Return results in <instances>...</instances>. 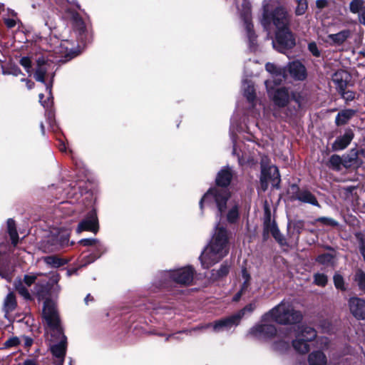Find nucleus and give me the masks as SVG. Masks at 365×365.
I'll return each mask as SVG.
<instances>
[{
  "label": "nucleus",
  "instance_id": "f257e3e1",
  "mask_svg": "<svg viewBox=\"0 0 365 365\" xmlns=\"http://www.w3.org/2000/svg\"><path fill=\"white\" fill-rule=\"evenodd\" d=\"M232 177V172L228 167L222 169L218 173L216 178L217 186L209 189L200 200L199 205L202 213L205 204L212 209L216 207L218 212L217 215L220 216V218L222 217L226 210L227 203L230 197V192L227 186L230 183Z\"/></svg>",
  "mask_w": 365,
  "mask_h": 365
},
{
  "label": "nucleus",
  "instance_id": "f03ea898",
  "mask_svg": "<svg viewBox=\"0 0 365 365\" xmlns=\"http://www.w3.org/2000/svg\"><path fill=\"white\" fill-rule=\"evenodd\" d=\"M43 317L51 329L52 335H56L59 339L58 343L51 345L50 347L51 351L56 359L54 364L56 365H63L67 349V338L60 325L58 313L53 301L46 299L44 302Z\"/></svg>",
  "mask_w": 365,
  "mask_h": 365
},
{
  "label": "nucleus",
  "instance_id": "7ed1b4c3",
  "mask_svg": "<svg viewBox=\"0 0 365 365\" xmlns=\"http://www.w3.org/2000/svg\"><path fill=\"white\" fill-rule=\"evenodd\" d=\"M228 250L227 231L218 224L210 242L199 257L202 267L208 269L213 266L227 255Z\"/></svg>",
  "mask_w": 365,
  "mask_h": 365
},
{
  "label": "nucleus",
  "instance_id": "20e7f679",
  "mask_svg": "<svg viewBox=\"0 0 365 365\" xmlns=\"http://www.w3.org/2000/svg\"><path fill=\"white\" fill-rule=\"evenodd\" d=\"M265 68L271 74V78L265 81L268 95L275 106L284 108L289 101L288 90L285 88H274V85H279L285 80V71L282 68L271 63H267Z\"/></svg>",
  "mask_w": 365,
  "mask_h": 365
},
{
  "label": "nucleus",
  "instance_id": "39448f33",
  "mask_svg": "<svg viewBox=\"0 0 365 365\" xmlns=\"http://www.w3.org/2000/svg\"><path fill=\"white\" fill-rule=\"evenodd\" d=\"M302 319V312L296 309L292 302L285 299L263 315L264 321L272 319L273 322L283 325L296 324Z\"/></svg>",
  "mask_w": 365,
  "mask_h": 365
},
{
  "label": "nucleus",
  "instance_id": "423d86ee",
  "mask_svg": "<svg viewBox=\"0 0 365 365\" xmlns=\"http://www.w3.org/2000/svg\"><path fill=\"white\" fill-rule=\"evenodd\" d=\"M289 15L287 9L282 6H277L275 9L269 12L268 4L263 6V14L261 19V24L266 30H269L271 25L273 24L277 31L289 28Z\"/></svg>",
  "mask_w": 365,
  "mask_h": 365
},
{
  "label": "nucleus",
  "instance_id": "0eeeda50",
  "mask_svg": "<svg viewBox=\"0 0 365 365\" xmlns=\"http://www.w3.org/2000/svg\"><path fill=\"white\" fill-rule=\"evenodd\" d=\"M74 6L78 7L76 4L71 3L67 0H65L62 4L61 10L64 11L66 18L69 20L78 41L83 42L85 39L86 26L83 19L74 10Z\"/></svg>",
  "mask_w": 365,
  "mask_h": 365
},
{
  "label": "nucleus",
  "instance_id": "6e6552de",
  "mask_svg": "<svg viewBox=\"0 0 365 365\" xmlns=\"http://www.w3.org/2000/svg\"><path fill=\"white\" fill-rule=\"evenodd\" d=\"M272 319L263 320L262 317L260 323L253 326L249 330L248 334L259 340L268 341L274 339L276 335L281 336L282 333V328L277 329L276 326L270 322Z\"/></svg>",
  "mask_w": 365,
  "mask_h": 365
},
{
  "label": "nucleus",
  "instance_id": "1a4fd4ad",
  "mask_svg": "<svg viewBox=\"0 0 365 365\" xmlns=\"http://www.w3.org/2000/svg\"><path fill=\"white\" fill-rule=\"evenodd\" d=\"M236 7L240 18L244 21V25L249 41L251 50H255L256 36L253 31V25L251 22V6L248 0H235Z\"/></svg>",
  "mask_w": 365,
  "mask_h": 365
},
{
  "label": "nucleus",
  "instance_id": "9d476101",
  "mask_svg": "<svg viewBox=\"0 0 365 365\" xmlns=\"http://www.w3.org/2000/svg\"><path fill=\"white\" fill-rule=\"evenodd\" d=\"M317 337L316 330L308 326H303L292 341V346L296 351L299 354H306L309 351V342Z\"/></svg>",
  "mask_w": 365,
  "mask_h": 365
},
{
  "label": "nucleus",
  "instance_id": "9b49d317",
  "mask_svg": "<svg viewBox=\"0 0 365 365\" xmlns=\"http://www.w3.org/2000/svg\"><path fill=\"white\" fill-rule=\"evenodd\" d=\"M195 270L191 266H187L175 270L166 271L164 277L182 285H190L194 277Z\"/></svg>",
  "mask_w": 365,
  "mask_h": 365
},
{
  "label": "nucleus",
  "instance_id": "f8f14e48",
  "mask_svg": "<svg viewBox=\"0 0 365 365\" xmlns=\"http://www.w3.org/2000/svg\"><path fill=\"white\" fill-rule=\"evenodd\" d=\"M55 63L53 61L46 58L39 57L36 60L34 78L37 81L45 83L46 78L51 77V80L54 76Z\"/></svg>",
  "mask_w": 365,
  "mask_h": 365
},
{
  "label": "nucleus",
  "instance_id": "ddd939ff",
  "mask_svg": "<svg viewBox=\"0 0 365 365\" xmlns=\"http://www.w3.org/2000/svg\"><path fill=\"white\" fill-rule=\"evenodd\" d=\"M273 47L281 53L293 48L295 38L289 29H284L276 31L275 39L272 41Z\"/></svg>",
  "mask_w": 365,
  "mask_h": 365
},
{
  "label": "nucleus",
  "instance_id": "4468645a",
  "mask_svg": "<svg viewBox=\"0 0 365 365\" xmlns=\"http://www.w3.org/2000/svg\"><path fill=\"white\" fill-rule=\"evenodd\" d=\"M55 53L59 55L56 61L61 62H66L78 55L75 43L68 39L59 42V45L55 48Z\"/></svg>",
  "mask_w": 365,
  "mask_h": 365
},
{
  "label": "nucleus",
  "instance_id": "2eb2a0df",
  "mask_svg": "<svg viewBox=\"0 0 365 365\" xmlns=\"http://www.w3.org/2000/svg\"><path fill=\"white\" fill-rule=\"evenodd\" d=\"M98 220L95 210L88 213L86 217L78 224L76 232L90 231L96 233L98 231Z\"/></svg>",
  "mask_w": 365,
  "mask_h": 365
},
{
  "label": "nucleus",
  "instance_id": "dca6fc26",
  "mask_svg": "<svg viewBox=\"0 0 365 365\" xmlns=\"http://www.w3.org/2000/svg\"><path fill=\"white\" fill-rule=\"evenodd\" d=\"M236 130L237 131L240 132V129L235 125V123L233 120H232L231 126H230V135L231 138L233 143V155H236L238 158V162L240 165H252L255 163V159L253 157L248 156L247 153L245 151H242V155L240 154V153L237 152V144L236 142V140L234 137V130Z\"/></svg>",
  "mask_w": 365,
  "mask_h": 365
},
{
  "label": "nucleus",
  "instance_id": "f3484780",
  "mask_svg": "<svg viewBox=\"0 0 365 365\" xmlns=\"http://www.w3.org/2000/svg\"><path fill=\"white\" fill-rule=\"evenodd\" d=\"M242 89L244 96L247 98V101L250 103L254 111V115H259L258 110L262 107V105L259 104V108H257V102L255 97V89L253 83L248 80H244L242 81Z\"/></svg>",
  "mask_w": 365,
  "mask_h": 365
},
{
  "label": "nucleus",
  "instance_id": "a211bd4d",
  "mask_svg": "<svg viewBox=\"0 0 365 365\" xmlns=\"http://www.w3.org/2000/svg\"><path fill=\"white\" fill-rule=\"evenodd\" d=\"M239 323L240 320L235 314L230 317L215 322V323L212 324V327L214 331L220 332L224 330H229L232 327L237 326ZM211 326V324H205V326L201 327L200 328L207 329Z\"/></svg>",
  "mask_w": 365,
  "mask_h": 365
},
{
  "label": "nucleus",
  "instance_id": "6ab92c4d",
  "mask_svg": "<svg viewBox=\"0 0 365 365\" xmlns=\"http://www.w3.org/2000/svg\"><path fill=\"white\" fill-rule=\"evenodd\" d=\"M269 233L281 245L286 244V240L279 232L276 222L274 221H272L270 215L267 214L264 222V235Z\"/></svg>",
  "mask_w": 365,
  "mask_h": 365
},
{
  "label": "nucleus",
  "instance_id": "aec40b11",
  "mask_svg": "<svg viewBox=\"0 0 365 365\" xmlns=\"http://www.w3.org/2000/svg\"><path fill=\"white\" fill-rule=\"evenodd\" d=\"M260 180L262 185L271 181L273 186L277 187L280 182V175L277 167L271 165L267 168L262 165Z\"/></svg>",
  "mask_w": 365,
  "mask_h": 365
},
{
  "label": "nucleus",
  "instance_id": "412c9836",
  "mask_svg": "<svg viewBox=\"0 0 365 365\" xmlns=\"http://www.w3.org/2000/svg\"><path fill=\"white\" fill-rule=\"evenodd\" d=\"M349 307L351 314L357 319H365V300L357 297H351L349 300Z\"/></svg>",
  "mask_w": 365,
  "mask_h": 365
},
{
  "label": "nucleus",
  "instance_id": "4be33fe9",
  "mask_svg": "<svg viewBox=\"0 0 365 365\" xmlns=\"http://www.w3.org/2000/svg\"><path fill=\"white\" fill-rule=\"evenodd\" d=\"M282 334L281 336H275L274 341L272 344V348L278 352L283 353L287 351L289 347V334L290 331L288 329L282 328Z\"/></svg>",
  "mask_w": 365,
  "mask_h": 365
},
{
  "label": "nucleus",
  "instance_id": "5701e85b",
  "mask_svg": "<svg viewBox=\"0 0 365 365\" xmlns=\"http://www.w3.org/2000/svg\"><path fill=\"white\" fill-rule=\"evenodd\" d=\"M288 70L290 76L295 80L304 81L307 76V69L299 61L289 63Z\"/></svg>",
  "mask_w": 365,
  "mask_h": 365
},
{
  "label": "nucleus",
  "instance_id": "b1692460",
  "mask_svg": "<svg viewBox=\"0 0 365 365\" xmlns=\"http://www.w3.org/2000/svg\"><path fill=\"white\" fill-rule=\"evenodd\" d=\"M344 168H357L362 161L359 158V150L351 149L347 154L343 155Z\"/></svg>",
  "mask_w": 365,
  "mask_h": 365
},
{
  "label": "nucleus",
  "instance_id": "393cba45",
  "mask_svg": "<svg viewBox=\"0 0 365 365\" xmlns=\"http://www.w3.org/2000/svg\"><path fill=\"white\" fill-rule=\"evenodd\" d=\"M349 74L343 70L337 71L332 76V81L339 91H344L349 81Z\"/></svg>",
  "mask_w": 365,
  "mask_h": 365
},
{
  "label": "nucleus",
  "instance_id": "a878e982",
  "mask_svg": "<svg viewBox=\"0 0 365 365\" xmlns=\"http://www.w3.org/2000/svg\"><path fill=\"white\" fill-rule=\"evenodd\" d=\"M354 138V133L351 130H346L341 136L336 138L332 144L334 150H341L345 149L351 143Z\"/></svg>",
  "mask_w": 365,
  "mask_h": 365
},
{
  "label": "nucleus",
  "instance_id": "bb28decb",
  "mask_svg": "<svg viewBox=\"0 0 365 365\" xmlns=\"http://www.w3.org/2000/svg\"><path fill=\"white\" fill-rule=\"evenodd\" d=\"M351 36V31L348 29L341 31L334 34H329L327 41L332 46H340L344 43Z\"/></svg>",
  "mask_w": 365,
  "mask_h": 365
},
{
  "label": "nucleus",
  "instance_id": "cd10ccee",
  "mask_svg": "<svg viewBox=\"0 0 365 365\" xmlns=\"http://www.w3.org/2000/svg\"><path fill=\"white\" fill-rule=\"evenodd\" d=\"M106 248L105 245L98 240V243L94 247L93 253L85 257L83 259V265L93 262L96 259L99 258L104 252Z\"/></svg>",
  "mask_w": 365,
  "mask_h": 365
},
{
  "label": "nucleus",
  "instance_id": "c85d7f7f",
  "mask_svg": "<svg viewBox=\"0 0 365 365\" xmlns=\"http://www.w3.org/2000/svg\"><path fill=\"white\" fill-rule=\"evenodd\" d=\"M308 362L309 365H327V356L322 351H315L309 355Z\"/></svg>",
  "mask_w": 365,
  "mask_h": 365
},
{
  "label": "nucleus",
  "instance_id": "c756f323",
  "mask_svg": "<svg viewBox=\"0 0 365 365\" xmlns=\"http://www.w3.org/2000/svg\"><path fill=\"white\" fill-rule=\"evenodd\" d=\"M296 198L302 202L309 203L315 206H319L314 195L308 190H299L297 194Z\"/></svg>",
  "mask_w": 365,
  "mask_h": 365
},
{
  "label": "nucleus",
  "instance_id": "7c9ffc66",
  "mask_svg": "<svg viewBox=\"0 0 365 365\" xmlns=\"http://www.w3.org/2000/svg\"><path fill=\"white\" fill-rule=\"evenodd\" d=\"M16 297L13 292H9L4 299L3 310L5 314L14 311L16 307Z\"/></svg>",
  "mask_w": 365,
  "mask_h": 365
},
{
  "label": "nucleus",
  "instance_id": "2f4dec72",
  "mask_svg": "<svg viewBox=\"0 0 365 365\" xmlns=\"http://www.w3.org/2000/svg\"><path fill=\"white\" fill-rule=\"evenodd\" d=\"M355 114V110L352 109L343 110L339 112L336 117V123L337 125L346 124L351 118Z\"/></svg>",
  "mask_w": 365,
  "mask_h": 365
},
{
  "label": "nucleus",
  "instance_id": "473e14b6",
  "mask_svg": "<svg viewBox=\"0 0 365 365\" xmlns=\"http://www.w3.org/2000/svg\"><path fill=\"white\" fill-rule=\"evenodd\" d=\"M327 166L334 171H341L344 168V159L338 155H332L327 163Z\"/></svg>",
  "mask_w": 365,
  "mask_h": 365
},
{
  "label": "nucleus",
  "instance_id": "72a5a7b5",
  "mask_svg": "<svg viewBox=\"0 0 365 365\" xmlns=\"http://www.w3.org/2000/svg\"><path fill=\"white\" fill-rule=\"evenodd\" d=\"M230 270V265L227 263L222 264L219 269H212L211 272V278L212 280L219 279L226 276Z\"/></svg>",
  "mask_w": 365,
  "mask_h": 365
},
{
  "label": "nucleus",
  "instance_id": "f704fd0d",
  "mask_svg": "<svg viewBox=\"0 0 365 365\" xmlns=\"http://www.w3.org/2000/svg\"><path fill=\"white\" fill-rule=\"evenodd\" d=\"M7 230L12 244L16 245L18 243L19 236L16 229L15 222L12 219L7 220Z\"/></svg>",
  "mask_w": 365,
  "mask_h": 365
},
{
  "label": "nucleus",
  "instance_id": "c9c22d12",
  "mask_svg": "<svg viewBox=\"0 0 365 365\" xmlns=\"http://www.w3.org/2000/svg\"><path fill=\"white\" fill-rule=\"evenodd\" d=\"M239 218V205L237 203H234L227 214V220L230 223H235Z\"/></svg>",
  "mask_w": 365,
  "mask_h": 365
},
{
  "label": "nucleus",
  "instance_id": "e433bc0d",
  "mask_svg": "<svg viewBox=\"0 0 365 365\" xmlns=\"http://www.w3.org/2000/svg\"><path fill=\"white\" fill-rule=\"evenodd\" d=\"M2 73L4 75H12L14 76H18L20 75L24 76L20 68L15 64H9L6 66L3 67Z\"/></svg>",
  "mask_w": 365,
  "mask_h": 365
},
{
  "label": "nucleus",
  "instance_id": "4c0bfd02",
  "mask_svg": "<svg viewBox=\"0 0 365 365\" xmlns=\"http://www.w3.org/2000/svg\"><path fill=\"white\" fill-rule=\"evenodd\" d=\"M354 282L357 284L359 289L365 293V272L358 269L354 275Z\"/></svg>",
  "mask_w": 365,
  "mask_h": 365
},
{
  "label": "nucleus",
  "instance_id": "58836bf2",
  "mask_svg": "<svg viewBox=\"0 0 365 365\" xmlns=\"http://www.w3.org/2000/svg\"><path fill=\"white\" fill-rule=\"evenodd\" d=\"M46 93H47V101H43V98H44V95L42 94V93H40L39 94V101L40 103H41V105L44 107V108H49L51 104H52V101H51V98H52V94H51V84H47L46 85Z\"/></svg>",
  "mask_w": 365,
  "mask_h": 365
},
{
  "label": "nucleus",
  "instance_id": "ea45409f",
  "mask_svg": "<svg viewBox=\"0 0 365 365\" xmlns=\"http://www.w3.org/2000/svg\"><path fill=\"white\" fill-rule=\"evenodd\" d=\"M44 262L53 267H59L66 264V261L56 256H48L44 257Z\"/></svg>",
  "mask_w": 365,
  "mask_h": 365
},
{
  "label": "nucleus",
  "instance_id": "a19ab883",
  "mask_svg": "<svg viewBox=\"0 0 365 365\" xmlns=\"http://www.w3.org/2000/svg\"><path fill=\"white\" fill-rule=\"evenodd\" d=\"M333 281L336 289L343 292L346 290V286L341 274L338 272L335 273L333 277Z\"/></svg>",
  "mask_w": 365,
  "mask_h": 365
},
{
  "label": "nucleus",
  "instance_id": "79ce46f5",
  "mask_svg": "<svg viewBox=\"0 0 365 365\" xmlns=\"http://www.w3.org/2000/svg\"><path fill=\"white\" fill-rule=\"evenodd\" d=\"M363 0H352L349 4L350 11L353 14H358V16L361 11L364 9Z\"/></svg>",
  "mask_w": 365,
  "mask_h": 365
},
{
  "label": "nucleus",
  "instance_id": "37998d69",
  "mask_svg": "<svg viewBox=\"0 0 365 365\" xmlns=\"http://www.w3.org/2000/svg\"><path fill=\"white\" fill-rule=\"evenodd\" d=\"M14 286L16 289V291L21 294L22 297H24L25 299H28L31 298L30 294L26 289V287L23 284V282L21 279L18 281H15Z\"/></svg>",
  "mask_w": 365,
  "mask_h": 365
},
{
  "label": "nucleus",
  "instance_id": "c03bdc74",
  "mask_svg": "<svg viewBox=\"0 0 365 365\" xmlns=\"http://www.w3.org/2000/svg\"><path fill=\"white\" fill-rule=\"evenodd\" d=\"M317 261L324 265L333 264L334 255L330 253H324L317 257Z\"/></svg>",
  "mask_w": 365,
  "mask_h": 365
},
{
  "label": "nucleus",
  "instance_id": "a18cd8bd",
  "mask_svg": "<svg viewBox=\"0 0 365 365\" xmlns=\"http://www.w3.org/2000/svg\"><path fill=\"white\" fill-rule=\"evenodd\" d=\"M19 63L21 66L24 67L26 72L29 74V76L31 75L33 69H32V61L30 57L29 56H23L19 60Z\"/></svg>",
  "mask_w": 365,
  "mask_h": 365
},
{
  "label": "nucleus",
  "instance_id": "49530a36",
  "mask_svg": "<svg viewBox=\"0 0 365 365\" xmlns=\"http://www.w3.org/2000/svg\"><path fill=\"white\" fill-rule=\"evenodd\" d=\"M242 278L243 279V283L241 285L240 290L243 293H245V292L247 290V289L250 287V275L247 272V271L245 269H243L242 270Z\"/></svg>",
  "mask_w": 365,
  "mask_h": 365
},
{
  "label": "nucleus",
  "instance_id": "de8ad7c7",
  "mask_svg": "<svg viewBox=\"0 0 365 365\" xmlns=\"http://www.w3.org/2000/svg\"><path fill=\"white\" fill-rule=\"evenodd\" d=\"M256 306L254 303H250L247 305H246L243 309H242L240 311H239L237 313L235 314L238 319L240 321V319L246 314H251L255 309Z\"/></svg>",
  "mask_w": 365,
  "mask_h": 365
},
{
  "label": "nucleus",
  "instance_id": "09e8293b",
  "mask_svg": "<svg viewBox=\"0 0 365 365\" xmlns=\"http://www.w3.org/2000/svg\"><path fill=\"white\" fill-rule=\"evenodd\" d=\"M314 282L315 284L321 287H324L327 284V276L322 273H317L314 275Z\"/></svg>",
  "mask_w": 365,
  "mask_h": 365
},
{
  "label": "nucleus",
  "instance_id": "8fccbe9b",
  "mask_svg": "<svg viewBox=\"0 0 365 365\" xmlns=\"http://www.w3.org/2000/svg\"><path fill=\"white\" fill-rule=\"evenodd\" d=\"M20 344V336H11L4 342V346L6 348L17 347Z\"/></svg>",
  "mask_w": 365,
  "mask_h": 365
},
{
  "label": "nucleus",
  "instance_id": "3c124183",
  "mask_svg": "<svg viewBox=\"0 0 365 365\" xmlns=\"http://www.w3.org/2000/svg\"><path fill=\"white\" fill-rule=\"evenodd\" d=\"M297 6L295 9V13L297 15L301 16V15L304 14L307 9V7H308L307 1H298V2H297Z\"/></svg>",
  "mask_w": 365,
  "mask_h": 365
},
{
  "label": "nucleus",
  "instance_id": "603ef678",
  "mask_svg": "<svg viewBox=\"0 0 365 365\" xmlns=\"http://www.w3.org/2000/svg\"><path fill=\"white\" fill-rule=\"evenodd\" d=\"M69 232L68 231L63 232L61 235L58 236V240L61 247L68 245Z\"/></svg>",
  "mask_w": 365,
  "mask_h": 365
},
{
  "label": "nucleus",
  "instance_id": "864d4df0",
  "mask_svg": "<svg viewBox=\"0 0 365 365\" xmlns=\"http://www.w3.org/2000/svg\"><path fill=\"white\" fill-rule=\"evenodd\" d=\"M308 49L315 57H319L321 52L315 42H311L308 44Z\"/></svg>",
  "mask_w": 365,
  "mask_h": 365
},
{
  "label": "nucleus",
  "instance_id": "5fc2aeb1",
  "mask_svg": "<svg viewBox=\"0 0 365 365\" xmlns=\"http://www.w3.org/2000/svg\"><path fill=\"white\" fill-rule=\"evenodd\" d=\"M21 338V344L22 343L24 347L29 351V349L32 346L33 344V339L31 337L22 335L20 336Z\"/></svg>",
  "mask_w": 365,
  "mask_h": 365
},
{
  "label": "nucleus",
  "instance_id": "6e6d98bb",
  "mask_svg": "<svg viewBox=\"0 0 365 365\" xmlns=\"http://www.w3.org/2000/svg\"><path fill=\"white\" fill-rule=\"evenodd\" d=\"M315 221L320 222L323 223L324 225H330V226L337 225V222L334 220H333L331 218L326 217H319V218L316 219Z\"/></svg>",
  "mask_w": 365,
  "mask_h": 365
},
{
  "label": "nucleus",
  "instance_id": "4d7b16f0",
  "mask_svg": "<svg viewBox=\"0 0 365 365\" xmlns=\"http://www.w3.org/2000/svg\"><path fill=\"white\" fill-rule=\"evenodd\" d=\"M319 326L324 332L329 333L332 331L331 323L328 320H322Z\"/></svg>",
  "mask_w": 365,
  "mask_h": 365
},
{
  "label": "nucleus",
  "instance_id": "13d9d810",
  "mask_svg": "<svg viewBox=\"0 0 365 365\" xmlns=\"http://www.w3.org/2000/svg\"><path fill=\"white\" fill-rule=\"evenodd\" d=\"M79 243L83 246H92L94 247L96 244L98 243V239H96V238L82 239L79 241Z\"/></svg>",
  "mask_w": 365,
  "mask_h": 365
},
{
  "label": "nucleus",
  "instance_id": "bf43d9fd",
  "mask_svg": "<svg viewBox=\"0 0 365 365\" xmlns=\"http://www.w3.org/2000/svg\"><path fill=\"white\" fill-rule=\"evenodd\" d=\"M304 222L302 220H297L293 222L294 230L297 232V235H299L304 230Z\"/></svg>",
  "mask_w": 365,
  "mask_h": 365
},
{
  "label": "nucleus",
  "instance_id": "052dcab7",
  "mask_svg": "<svg viewBox=\"0 0 365 365\" xmlns=\"http://www.w3.org/2000/svg\"><path fill=\"white\" fill-rule=\"evenodd\" d=\"M341 93L342 97L346 101H350L354 99L355 93L352 91H339Z\"/></svg>",
  "mask_w": 365,
  "mask_h": 365
},
{
  "label": "nucleus",
  "instance_id": "680f3d73",
  "mask_svg": "<svg viewBox=\"0 0 365 365\" xmlns=\"http://www.w3.org/2000/svg\"><path fill=\"white\" fill-rule=\"evenodd\" d=\"M317 343L321 349H326L328 348L329 341L327 337H321L317 339Z\"/></svg>",
  "mask_w": 365,
  "mask_h": 365
},
{
  "label": "nucleus",
  "instance_id": "e2e57ef3",
  "mask_svg": "<svg viewBox=\"0 0 365 365\" xmlns=\"http://www.w3.org/2000/svg\"><path fill=\"white\" fill-rule=\"evenodd\" d=\"M36 275H34V274H27V275H25L24 276V283L27 285V286H31L33 283H34V282L36 281Z\"/></svg>",
  "mask_w": 365,
  "mask_h": 365
},
{
  "label": "nucleus",
  "instance_id": "0e129e2a",
  "mask_svg": "<svg viewBox=\"0 0 365 365\" xmlns=\"http://www.w3.org/2000/svg\"><path fill=\"white\" fill-rule=\"evenodd\" d=\"M329 4L328 0H317L316 1V6L319 9H322L326 8Z\"/></svg>",
  "mask_w": 365,
  "mask_h": 365
},
{
  "label": "nucleus",
  "instance_id": "69168bd1",
  "mask_svg": "<svg viewBox=\"0 0 365 365\" xmlns=\"http://www.w3.org/2000/svg\"><path fill=\"white\" fill-rule=\"evenodd\" d=\"M4 21L6 26L9 29L14 28L16 25V21L14 19L6 18Z\"/></svg>",
  "mask_w": 365,
  "mask_h": 365
},
{
  "label": "nucleus",
  "instance_id": "338daca9",
  "mask_svg": "<svg viewBox=\"0 0 365 365\" xmlns=\"http://www.w3.org/2000/svg\"><path fill=\"white\" fill-rule=\"evenodd\" d=\"M23 365H38V362L36 359H27L24 361Z\"/></svg>",
  "mask_w": 365,
  "mask_h": 365
},
{
  "label": "nucleus",
  "instance_id": "774afa93",
  "mask_svg": "<svg viewBox=\"0 0 365 365\" xmlns=\"http://www.w3.org/2000/svg\"><path fill=\"white\" fill-rule=\"evenodd\" d=\"M359 21L360 24L365 26V8L361 11L359 15Z\"/></svg>",
  "mask_w": 365,
  "mask_h": 365
}]
</instances>
